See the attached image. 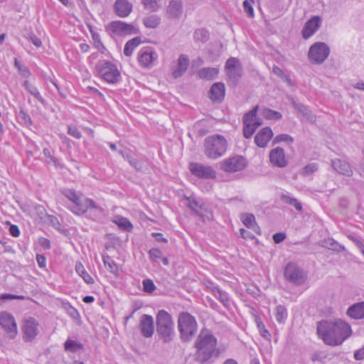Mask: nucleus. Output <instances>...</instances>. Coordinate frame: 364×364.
<instances>
[{"instance_id":"f3484780","label":"nucleus","mask_w":364,"mask_h":364,"mask_svg":"<svg viewBox=\"0 0 364 364\" xmlns=\"http://www.w3.org/2000/svg\"><path fill=\"white\" fill-rule=\"evenodd\" d=\"M183 12L181 0H170L166 7L165 16L168 19H179Z\"/></svg>"},{"instance_id":"20e7f679","label":"nucleus","mask_w":364,"mask_h":364,"mask_svg":"<svg viewBox=\"0 0 364 364\" xmlns=\"http://www.w3.org/2000/svg\"><path fill=\"white\" fill-rule=\"evenodd\" d=\"M156 331L164 343L171 342L175 336L172 316L165 310H160L156 315Z\"/></svg>"},{"instance_id":"e433bc0d","label":"nucleus","mask_w":364,"mask_h":364,"mask_svg":"<svg viewBox=\"0 0 364 364\" xmlns=\"http://www.w3.org/2000/svg\"><path fill=\"white\" fill-rule=\"evenodd\" d=\"M186 206L193 211L196 214L198 211L199 208L203 203L201 200L197 199L195 196H191L189 197H186Z\"/></svg>"},{"instance_id":"2eb2a0df","label":"nucleus","mask_w":364,"mask_h":364,"mask_svg":"<svg viewBox=\"0 0 364 364\" xmlns=\"http://www.w3.org/2000/svg\"><path fill=\"white\" fill-rule=\"evenodd\" d=\"M189 170L193 175L199 178L208 179L216 176V172L212 166L199 163H191Z\"/></svg>"},{"instance_id":"9b49d317","label":"nucleus","mask_w":364,"mask_h":364,"mask_svg":"<svg viewBox=\"0 0 364 364\" xmlns=\"http://www.w3.org/2000/svg\"><path fill=\"white\" fill-rule=\"evenodd\" d=\"M330 53L328 46L323 42H316L309 50L308 58L314 64H321L328 58Z\"/></svg>"},{"instance_id":"412c9836","label":"nucleus","mask_w":364,"mask_h":364,"mask_svg":"<svg viewBox=\"0 0 364 364\" xmlns=\"http://www.w3.org/2000/svg\"><path fill=\"white\" fill-rule=\"evenodd\" d=\"M291 103L295 109H296L302 116V120L309 123H314L316 121L315 115L304 105L296 102L293 98Z\"/></svg>"},{"instance_id":"2f4dec72","label":"nucleus","mask_w":364,"mask_h":364,"mask_svg":"<svg viewBox=\"0 0 364 364\" xmlns=\"http://www.w3.org/2000/svg\"><path fill=\"white\" fill-rule=\"evenodd\" d=\"M212 291L214 296L218 299L224 305V306L228 307L230 306V301L228 293L215 287L212 288Z\"/></svg>"},{"instance_id":"dca6fc26","label":"nucleus","mask_w":364,"mask_h":364,"mask_svg":"<svg viewBox=\"0 0 364 364\" xmlns=\"http://www.w3.org/2000/svg\"><path fill=\"white\" fill-rule=\"evenodd\" d=\"M137 58L141 67L151 68L157 60L158 55L152 48L146 47L139 50Z\"/></svg>"},{"instance_id":"a19ab883","label":"nucleus","mask_w":364,"mask_h":364,"mask_svg":"<svg viewBox=\"0 0 364 364\" xmlns=\"http://www.w3.org/2000/svg\"><path fill=\"white\" fill-rule=\"evenodd\" d=\"M64 347L65 350L70 352H77V350H81L83 348L82 345L80 343L70 339H68L65 342Z\"/></svg>"},{"instance_id":"9d476101","label":"nucleus","mask_w":364,"mask_h":364,"mask_svg":"<svg viewBox=\"0 0 364 364\" xmlns=\"http://www.w3.org/2000/svg\"><path fill=\"white\" fill-rule=\"evenodd\" d=\"M257 109L258 106H256L243 116V135L246 139H250L262 123L257 117Z\"/></svg>"},{"instance_id":"39448f33","label":"nucleus","mask_w":364,"mask_h":364,"mask_svg":"<svg viewBox=\"0 0 364 364\" xmlns=\"http://www.w3.org/2000/svg\"><path fill=\"white\" fill-rule=\"evenodd\" d=\"M68 208L77 215H82L89 212L94 220L104 215V209L96 204L93 200L85 197L83 194L75 205H69Z\"/></svg>"},{"instance_id":"f03ea898","label":"nucleus","mask_w":364,"mask_h":364,"mask_svg":"<svg viewBox=\"0 0 364 364\" xmlns=\"http://www.w3.org/2000/svg\"><path fill=\"white\" fill-rule=\"evenodd\" d=\"M218 341L212 332L203 328L197 336L194 348V360L198 364H212L213 358H218L220 350L217 348Z\"/></svg>"},{"instance_id":"0eeeda50","label":"nucleus","mask_w":364,"mask_h":364,"mask_svg":"<svg viewBox=\"0 0 364 364\" xmlns=\"http://www.w3.org/2000/svg\"><path fill=\"white\" fill-rule=\"evenodd\" d=\"M95 71L99 77L109 84L117 83L121 78L117 65L109 60H99L95 65Z\"/></svg>"},{"instance_id":"774afa93","label":"nucleus","mask_w":364,"mask_h":364,"mask_svg":"<svg viewBox=\"0 0 364 364\" xmlns=\"http://www.w3.org/2000/svg\"><path fill=\"white\" fill-rule=\"evenodd\" d=\"M9 233L15 237H17L20 235V230L17 225H11L9 228Z\"/></svg>"},{"instance_id":"4be33fe9","label":"nucleus","mask_w":364,"mask_h":364,"mask_svg":"<svg viewBox=\"0 0 364 364\" xmlns=\"http://www.w3.org/2000/svg\"><path fill=\"white\" fill-rule=\"evenodd\" d=\"M331 166L332 168L340 174L346 176H351L353 175V170L350 164L346 161L340 159H332Z\"/></svg>"},{"instance_id":"6e6d98bb","label":"nucleus","mask_w":364,"mask_h":364,"mask_svg":"<svg viewBox=\"0 0 364 364\" xmlns=\"http://www.w3.org/2000/svg\"><path fill=\"white\" fill-rule=\"evenodd\" d=\"M149 258L152 262H156L158 259L161 258L162 252L158 248H151L149 251Z\"/></svg>"},{"instance_id":"b1692460","label":"nucleus","mask_w":364,"mask_h":364,"mask_svg":"<svg viewBox=\"0 0 364 364\" xmlns=\"http://www.w3.org/2000/svg\"><path fill=\"white\" fill-rule=\"evenodd\" d=\"M273 136L269 127L262 129L255 136V142L259 147H264Z\"/></svg>"},{"instance_id":"c9c22d12","label":"nucleus","mask_w":364,"mask_h":364,"mask_svg":"<svg viewBox=\"0 0 364 364\" xmlns=\"http://www.w3.org/2000/svg\"><path fill=\"white\" fill-rule=\"evenodd\" d=\"M161 21L159 16L152 14L144 18L143 23L146 28H155L161 23Z\"/></svg>"},{"instance_id":"a211bd4d","label":"nucleus","mask_w":364,"mask_h":364,"mask_svg":"<svg viewBox=\"0 0 364 364\" xmlns=\"http://www.w3.org/2000/svg\"><path fill=\"white\" fill-rule=\"evenodd\" d=\"M322 20L318 16H314L308 20L301 31L302 37L308 39L311 37L320 28Z\"/></svg>"},{"instance_id":"7c9ffc66","label":"nucleus","mask_w":364,"mask_h":364,"mask_svg":"<svg viewBox=\"0 0 364 364\" xmlns=\"http://www.w3.org/2000/svg\"><path fill=\"white\" fill-rule=\"evenodd\" d=\"M218 74V70L215 68H204L198 73L200 78L205 80H213Z\"/></svg>"},{"instance_id":"aec40b11","label":"nucleus","mask_w":364,"mask_h":364,"mask_svg":"<svg viewBox=\"0 0 364 364\" xmlns=\"http://www.w3.org/2000/svg\"><path fill=\"white\" fill-rule=\"evenodd\" d=\"M271 163L278 167H284L287 165L284 150L281 147L273 149L269 154Z\"/></svg>"},{"instance_id":"de8ad7c7","label":"nucleus","mask_w":364,"mask_h":364,"mask_svg":"<svg viewBox=\"0 0 364 364\" xmlns=\"http://www.w3.org/2000/svg\"><path fill=\"white\" fill-rule=\"evenodd\" d=\"M263 116L268 119H279L282 118V114L279 112L270 109H264L262 112Z\"/></svg>"},{"instance_id":"8fccbe9b","label":"nucleus","mask_w":364,"mask_h":364,"mask_svg":"<svg viewBox=\"0 0 364 364\" xmlns=\"http://www.w3.org/2000/svg\"><path fill=\"white\" fill-rule=\"evenodd\" d=\"M326 246L328 247V248H329L332 250H334V251L341 252L345 250L344 246L341 245L338 242H336L332 239L328 240L326 242Z\"/></svg>"},{"instance_id":"6ab92c4d","label":"nucleus","mask_w":364,"mask_h":364,"mask_svg":"<svg viewBox=\"0 0 364 364\" xmlns=\"http://www.w3.org/2000/svg\"><path fill=\"white\" fill-rule=\"evenodd\" d=\"M139 327L141 334L145 338L151 337L154 331L153 317L150 315L143 314L140 320Z\"/></svg>"},{"instance_id":"c756f323","label":"nucleus","mask_w":364,"mask_h":364,"mask_svg":"<svg viewBox=\"0 0 364 364\" xmlns=\"http://www.w3.org/2000/svg\"><path fill=\"white\" fill-rule=\"evenodd\" d=\"M226 73L229 83L235 86L242 76V67L226 70Z\"/></svg>"},{"instance_id":"f8f14e48","label":"nucleus","mask_w":364,"mask_h":364,"mask_svg":"<svg viewBox=\"0 0 364 364\" xmlns=\"http://www.w3.org/2000/svg\"><path fill=\"white\" fill-rule=\"evenodd\" d=\"M23 339L25 341H32L39 333V323L32 317L25 318L22 326Z\"/></svg>"},{"instance_id":"ddd939ff","label":"nucleus","mask_w":364,"mask_h":364,"mask_svg":"<svg viewBox=\"0 0 364 364\" xmlns=\"http://www.w3.org/2000/svg\"><path fill=\"white\" fill-rule=\"evenodd\" d=\"M0 326L8 334L9 338H14L17 333V325L14 317L7 311L0 312Z\"/></svg>"},{"instance_id":"c85d7f7f","label":"nucleus","mask_w":364,"mask_h":364,"mask_svg":"<svg viewBox=\"0 0 364 364\" xmlns=\"http://www.w3.org/2000/svg\"><path fill=\"white\" fill-rule=\"evenodd\" d=\"M112 221L124 231L131 232L133 230V225L127 218L115 215Z\"/></svg>"},{"instance_id":"f704fd0d","label":"nucleus","mask_w":364,"mask_h":364,"mask_svg":"<svg viewBox=\"0 0 364 364\" xmlns=\"http://www.w3.org/2000/svg\"><path fill=\"white\" fill-rule=\"evenodd\" d=\"M141 43V38L139 37H135L128 41L124 48V54L126 56H130L134 48Z\"/></svg>"},{"instance_id":"5701e85b","label":"nucleus","mask_w":364,"mask_h":364,"mask_svg":"<svg viewBox=\"0 0 364 364\" xmlns=\"http://www.w3.org/2000/svg\"><path fill=\"white\" fill-rule=\"evenodd\" d=\"M132 11V4L127 0H116L114 11L121 18L128 16Z\"/></svg>"},{"instance_id":"603ef678","label":"nucleus","mask_w":364,"mask_h":364,"mask_svg":"<svg viewBox=\"0 0 364 364\" xmlns=\"http://www.w3.org/2000/svg\"><path fill=\"white\" fill-rule=\"evenodd\" d=\"M156 286L151 279H147L143 281V289L146 293H151L156 289Z\"/></svg>"},{"instance_id":"49530a36","label":"nucleus","mask_w":364,"mask_h":364,"mask_svg":"<svg viewBox=\"0 0 364 364\" xmlns=\"http://www.w3.org/2000/svg\"><path fill=\"white\" fill-rule=\"evenodd\" d=\"M243 224L248 228H252L255 224V218L252 214L245 213L242 215Z\"/></svg>"},{"instance_id":"4c0bfd02","label":"nucleus","mask_w":364,"mask_h":364,"mask_svg":"<svg viewBox=\"0 0 364 364\" xmlns=\"http://www.w3.org/2000/svg\"><path fill=\"white\" fill-rule=\"evenodd\" d=\"M193 38L195 41L205 43L209 39V32L203 28H198L193 33Z\"/></svg>"},{"instance_id":"4468645a","label":"nucleus","mask_w":364,"mask_h":364,"mask_svg":"<svg viewBox=\"0 0 364 364\" xmlns=\"http://www.w3.org/2000/svg\"><path fill=\"white\" fill-rule=\"evenodd\" d=\"M246 166L245 159L240 156H235L223 161L220 168L229 173H234L242 170Z\"/></svg>"},{"instance_id":"1a4fd4ad","label":"nucleus","mask_w":364,"mask_h":364,"mask_svg":"<svg viewBox=\"0 0 364 364\" xmlns=\"http://www.w3.org/2000/svg\"><path fill=\"white\" fill-rule=\"evenodd\" d=\"M284 275L289 282L297 286L303 284L307 279L306 272L294 262L286 265Z\"/></svg>"},{"instance_id":"473e14b6","label":"nucleus","mask_w":364,"mask_h":364,"mask_svg":"<svg viewBox=\"0 0 364 364\" xmlns=\"http://www.w3.org/2000/svg\"><path fill=\"white\" fill-rule=\"evenodd\" d=\"M75 271L78 274V275L80 276L87 284H90L94 283V279L90 275V274H88L86 272L84 266L82 265V264L81 262H76Z\"/></svg>"},{"instance_id":"052dcab7","label":"nucleus","mask_w":364,"mask_h":364,"mask_svg":"<svg viewBox=\"0 0 364 364\" xmlns=\"http://www.w3.org/2000/svg\"><path fill=\"white\" fill-rule=\"evenodd\" d=\"M353 358L355 360H364V345L360 348L354 351Z\"/></svg>"},{"instance_id":"864d4df0","label":"nucleus","mask_w":364,"mask_h":364,"mask_svg":"<svg viewBox=\"0 0 364 364\" xmlns=\"http://www.w3.org/2000/svg\"><path fill=\"white\" fill-rule=\"evenodd\" d=\"M252 4L251 0H245L243 1V9L247 15L252 18L254 17V10L252 7Z\"/></svg>"},{"instance_id":"bf43d9fd","label":"nucleus","mask_w":364,"mask_h":364,"mask_svg":"<svg viewBox=\"0 0 364 364\" xmlns=\"http://www.w3.org/2000/svg\"><path fill=\"white\" fill-rule=\"evenodd\" d=\"M68 134L75 139H80L82 134L80 130L75 126H69Z\"/></svg>"},{"instance_id":"bb28decb","label":"nucleus","mask_w":364,"mask_h":364,"mask_svg":"<svg viewBox=\"0 0 364 364\" xmlns=\"http://www.w3.org/2000/svg\"><path fill=\"white\" fill-rule=\"evenodd\" d=\"M346 314L354 319L364 318V301L354 304L348 307Z\"/></svg>"},{"instance_id":"79ce46f5","label":"nucleus","mask_w":364,"mask_h":364,"mask_svg":"<svg viewBox=\"0 0 364 364\" xmlns=\"http://www.w3.org/2000/svg\"><path fill=\"white\" fill-rule=\"evenodd\" d=\"M275 318L277 322L282 323L287 318V311L282 305H278L276 307Z\"/></svg>"},{"instance_id":"393cba45","label":"nucleus","mask_w":364,"mask_h":364,"mask_svg":"<svg viewBox=\"0 0 364 364\" xmlns=\"http://www.w3.org/2000/svg\"><path fill=\"white\" fill-rule=\"evenodd\" d=\"M225 88L222 82L214 83L209 92L210 98L214 102H220L224 99Z\"/></svg>"},{"instance_id":"58836bf2","label":"nucleus","mask_w":364,"mask_h":364,"mask_svg":"<svg viewBox=\"0 0 364 364\" xmlns=\"http://www.w3.org/2000/svg\"><path fill=\"white\" fill-rule=\"evenodd\" d=\"M281 200L287 204L294 206L296 210L301 211L302 210V205L297 199L292 198L287 194H282L280 196Z\"/></svg>"},{"instance_id":"0e129e2a","label":"nucleus","mask_w":364,"mask_h":364,"mask_svg":"<svg viewBox=\"0 0 364 364\" xmlns=\"http://www.w3.org/2000/svg\"><path fill=\"white\" fill-rule=\"evenodd\" d=\"M23 296H17L11 294H2L0 295V299L1 300H7V299H23Z\"/></svg>"},{"instance_id":"72a5a7b5","label":"nucleus","mask_w":364,"mask_h":364,"mask_svg":"<svg viewBox=\"0 0 364 364\" xmlns=\"http://www.w3.org/2000/svg\"><path fill=\"white\" fill-rule=\"evenodd\" d=\"M196 215H198L203 222L210 221L213 220V213L211 209L204 203L202 204Z\"/></svg>"},{"instance_id":"37998d69","label":"nucleus","mask_w":364,"mask_h":364,"mask_svg":"<svg viewBox=\"0 0 364 364\" xmlns=\"http://www.w3.org/2000/svg\"><path fill=\"white\" fill-rule=\"evenodd\" d=\"M18 119L20 123L29 127L32 124V120L30 116L23 109H21L18 114Z\"/></svg>"},{"instance_id":"cd10ccee","label":"nucleus","mask_w":364,"mask_h":364,"mask_svg":"<svg viewBox=\"0 0 364 364\" xmlns=\"http://www.w3.org/2000/svg\"><path fill=\"white\" fill-rule=\"evenodd\" d=\"M102 261L106 269L112 274L117 277L120 274V267L114 262L109 255H103Z\"/></svg>"},{"instance_id":"a18cd8bd","label":"nucleus","mask_w":364,"mask_h":364,"mask_svg":"<svg viewBox=\"0 0 364 364\" xmlns=\"http://www.w3.org/2000/svg\"><path fill=\"white\" fill-rule=\"evenodd\" d=\"M92 38L94 41V46L99 51L104 53L106 50V48L103 45L100 39V36L97 33H92Z\"/></svg>"},{"instance_id":"13d9d810","label":"nucleus","mask_w":364,"mask_h":364,"mask_svg":"<svg viewBox=\"0 0 364 364\" xmlns=\"http://www.w3.org/2000/svg\"><path fill=\"white\" fill-rule=\"evenodd\" d=\"M28 92L31 95H33L41 104L43 105L45 103V100L41 96L38 88L36 86H33V87H30V90Z\"/></svg>"},{"instance_id":"4d7b16f0","label":"nucleus","mask_w":364,"mask_h":364,"mask_svg":"<svg viewBox=\"0 0 364 364\" xmlns=\"http://www.w3.org/2000/svg\"><path fill=\"white\" fill-rule=\"evenodd\" d=\"M282 141L291 144L294 141V139L290 135L286 134H279L274 139V142L275 143H279Z\"/></svg>"},{"instance_id":"c03bdc74","label":"nucleus","mask_w":364,"mask_h":364,"mask_svg":"<svg viewBox=\"0 0 364 364\" xmlns=\"http://www.w3.org/2000/svg\"><path fill=\"white\" fill-rule=\"evenodd\" d=\"M14 66L18 70L19 74L24 77H28L31 75L29 69L24 65H22L17 58L14 59Z\"/></svg>"},{"instance_id":"5fc2aeb1","label":"nucleus","mask_w":364,"mask_h":364,"mask_svg":"<svg viewBox=\"0 0 364 364\" xmlns=\"http://www.w3.org/2000/svg\"><path fill=\"white\" fill-rule=\"evenodd\" d=\"M318 168V166L316 163H311L304 167L302 174L309 175L316 172Z\"/></svg>"},{"instance_id":"7ed1b4c3","label":"nucleus","mask_w":364,"mask_h":364,"mask_svg":"<svg viewBox=\"0 0 364 364\" xmlns=\"http://www.w3.org/2000/svg\"><path fill=\"white\" fill-rule=\"evenodd\" d=\"M228 142L225 138L220 134L207 136L204 140V154L210 159H217L226 152Z\"/></svg>"},{"instance_id":"423d86ee","label":"nucleus","mask_w":364,"mask_h":364,"mask_svg":"<svg viewBox=\"0 0 364 364\" xmlns=\"http://www.w3.org/2000/svg\"><path fill=\"white\" fill-rule=\"evenodd\" d=\"M198 324L194 316L188 312H181L178 315V329L183 341H189L197 332Z\"/></svg>"},{"instance_id":"3c124183","label":"nucleus","mask_w":364,"mask_h":364,"mask_svg":"<svg viewBox=\"0 0 364 364\" xmlns=\"http://www.w3.org/2000/svg\"><path fill=\"white\" fill-rule=\"evenodd\" d=\"M241 65L239 60L235 58H230L225 63V70L236 69L240 68Z\"/></svg>"},{"instance_id":"09e8293b","label":"nucleus","mask_w":364,"mask_h":364,"mask_svg":"<svg viewBox=\"0 0 364 364\" xmlns=\"http://www.w3.org/2000/svg\"><path fill=\"white\" fill-rule=\"evenodd\" d=\"M130 165L137 171L146 172L148 169L144 164V161L134 158L132 161H130Z\"/></svg>"},{"instance_id":"e2e57ef3","label":"nucleus","mask_w":364,"mask_h":364,"mask_svg":"<svg viewBox=\"0 0 364 364\" xmlns=\"http://www.w3.org/2000/svg\"><path fill=\"white\" fill-rule=\"evenodd\" d=\"M43 155L46 157V158H48L50 159V162L53 163L54 164H58V160L57 159L53 156L51 154V151L50 149H47V148H44L43 150Z\"/></svg>"},{"instance_id":"ea45409f","label":"nucleus","mask_w":364,"mask_h":364,"mask_svg":"<svg viewBox=\"0 0 364 364\" xmlns=\"http://www.w3.org/2000/svg\"><path fill=\"white\" fill-rule=\"evenodd\" d=\"M63 193L71 202L70 205H75L82 196V193L73 189H65L63 191Z\"/></svg>"},{"instance_id":"f257e3e1","label":"nucleus","mask_w":364,"mask_h":364,"mask_svg":"<svg viewBox=\"0 0 364 364\" xmlns=\"http://www.w3.org/2000/svg\"><path fill=\"white\" fill-rule=\"evenodd\" d=\"M318 337L328 346H338L352 335L351 326L341 319L323 320L317 323Z\"/></svg>"},{"instance_id":"69168bd1","label":"nucleus","mask_w":364,"mask_h":364,"mask_svg":"<svg viewBox=\"0 0 364 364\" xmlns=\"http://www.w3.org/2000/svg\"><path fill=\"white\" fill-rule=\"evenodd\" d=\"M286 237V235L283 232H277L273 235V240L275 243L278 244L282 242Z\"/></svg>"},{"instance_id":"338daca9","label":"nucleus","mask_w":364,"mask_h":364,"mask_svg":"<svg viewBox=\"0 0 364 364\" xmlns=\"http://www.w3.org/2000/svg\"><path fill=\"white\" fill-rule=\"evenodd\" d=\"M29 40L36 47H40L42 44L41 39L35 34H31L29 36Z\"/></svg>"},{"instance_id":"680f3d73","label":"nucleus","mask_w":364,"mask_h":364,"mask_svg":"<svg viewBox=\"0 0 364 364\" xmlns=\"http://www.w3.org/2000/svg\"><path fill=\"white\" fill-rule=\"evenodd\" d=\"M65 308L68 312V314L73 318H75L78 315V312L73 306H72L70 304H67L65 306Z\"/></svg>"},{"instance_id":"6e6552de","label":"nucleus","mask_w":364,"mask_h":364,"mask_svg":"<svg viewBox=\"0 0 364 364\" xmlns=\"http://www.w3.org/2000/svg\"><path fill=\"white\" fill-rule=\"evenodd\" d=\"M105 28L106 31L112 38L137 34L139 32V29L134 25L122 21H111L105 26Z\"/></svg>"},{"instance_id":"a878e982","label":"nucleus","mask_w":364,"mask_h":364,"mask_svg":"<svg viewBox=\"0 0 364 364\" xmlns=\"http://www.w3.org/2000/svg\"><path fill=\"white\" fill-rule=\"evenodd\" d=\"M189 65V59L183 54L179 55L178 63L176 69L173 71V76L174 78L181 77L187 70Z\"/></svg>"}]
</instances>
